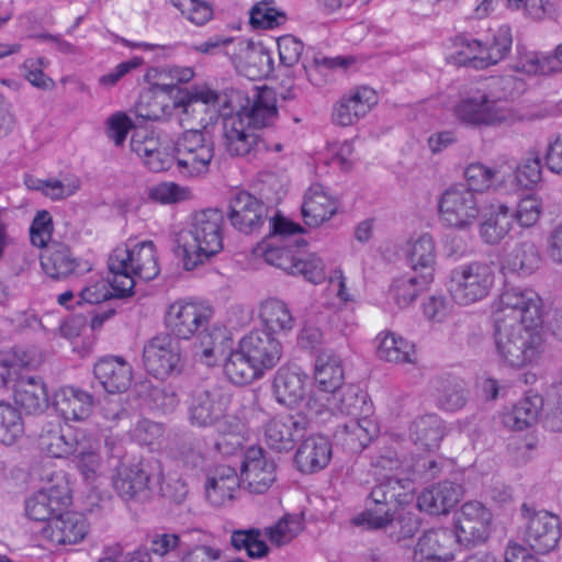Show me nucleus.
<instances>
[{
	"instance_id": "nucleus-1",
	"label": "nucleus",
	"mask_w": 562,
	"mask_h": 562,
	"mask_svg": "<svg viewBox=\"0 0 562 562\" xmlns=\"http://www.w3.org/2000/svg\"><path fill=\"white\" fill-rule=\"evenodd\" d=\"M223 213L217 209H207L195 213L189 229L172 236V251L181 258L183 268L195 269L223 248Z\"/></svg>"
},
{
	"instance_id": "nucleus-2",
	"label": "nucleus",
	"mask_w": 562,
	"mask_h": 562,
	"mask_svg": "<svg viewBox=\"0 0 562 562\" xmlns=\"http://www.w3.org/2000/svg\"><path fill=\"white\" fill-rule=\"evenodd\" d=\"M160 89L172 93L173 112L184 130H207L218 120L215 106H223L225 92L218 93L207 86L181 88L176 83L161 86Z\"/></svg>"
},
{
	"instance_id": "nucleus-3",
	"label": "nucleus",
	"mask_w": 562,
	"mask_h": 562,
	"mask_svg": "<svg viewBox=\"0 0 562 562\" xmlns=\"http://www.w3.org/2000/svg\"><path fill=\"white\" fill-rule=\"evenodd\" d=\"M494 341L504 362L522 368L540 357L543 338L540 326L494 321Z\"/></svg>"
},
{
	"instance_id": "nucleus-4",
	"label": "nucleus",
	"mask_w": 562,
	"mask_h": 562,
	"mask_svg": "<svg viewBox=\"0 0 562 562\" xmlns=\"http://www.w3.org/2000/svg\"><path fill=\"white\" fill-rule=\"evenodd\" d=\"M494 282L493 263L474 260L450 271L448 291L457 304L470 305L486 297Z\"/></svg>"
},
{
	"instance_id": "nucleus-5",
	"label": "nucleus",
	"mask_w": 562,
	"mask_h": 562,
	"mask_svg": "<svg viewBox=\"0 0 562 562\" xmlns=\"http://www.w3.org/2000/svg\"><path fill=\"white\" fill-rule=\"evenodd\" d=\"M229 396L216 384L195 386L190 393L188 407L189 422L199 428H215L227 431L226 409Z\"/></svg>"
},
{
	"instance_id": "nucleus-6",
	"label": "nucleus",
	"mask_w": 562,
	"mask_h": 562,
	"mask_svg": "<svg viewBox=\"0 0 562 562\" xmlns=\"http://www.w3.org/2000/svg\"><path fill=\"white\" fill-rule=\"evenodd\" d=\"M493 321L542 325V302L537 292L529 288L506 286L499 296Z\"/></svg>"
},
{
	"instance_id": "nucleus-7",
	"label": "nucleus",
	"mask_w": 562,
	"mask_h": 562,
	"mask_svg": "<svg viewBox=\"0 0 562 562\" xmlns=\"http://www.w3.org/2000/svg\"><path fill=\"white\" fill-rule=\"evenodd\" d=\"M177 166L184 176H200L209 171L214 157V142L209 130H184L175 144Z\"/></svg>"
},
{
	"instance_id": "nucleus-8",
	"label": "nucleus",
	"mask_w": 562,
	"mask_h": 562,
	"mask_svg": "<svg viewBox=\"0 0 562 562\" xmlns=\"http://www.w3.org/2000/svg\"><path fill=\"white\" fill-rule=\"evenodd\" d=\"M161 475L156 460L142 459L137 462H119L113 475V486L126 499H144L149 496L151 480Z\"/></svg>"
},
{
	"instance_id": "nucleus-9",
	"label": "nucleus",
	"mask_w": 562,
	"mask_h": 562,
	"mask_svg": "<svg viewBox=\"0 0 562 562\" xmlns=\"http://www.w3.org/2000/svg\"><path fill=\"white\" fill-rule=\"evenodd\" d=\"M316 396L317 393L307 401L308 408L316 414H321L324 407L355 418L368 417L372 413L368 393L355 384H342L326 396Z\"/></svg>"
},
{
	"instance_id": "nucleus-10",
	"label": "nucleus",
	"mask_w": 562,
	"mask_h": 562,
	"mask_svg": "<svg viewBox=\"0 0 562 562\" xmlns=\"http://www.w3.org/2000/svg\"><path fill=\"white\" fill-rule=\"evenodd\" d=\"M143 362L147 372L159 379L180 373L182 355L179 341L168 333L157 334L144 345Z\"/></svg>"
},
{
	"instance_id": "nucleus-11",
	"label": "nucleus",
	"mask_w": 562,
	"mask_h": 562,
	"mask_svg": "<svg viewBox=\"0 0 562 562\" xmlns=\"http://www.w3.org/2000/svg\"><path fill=\"white\" fill-rule=\"evenodd\" d=\"M356 526H362L368 530L386 531L389 538L395 542L411 539L420 527L419 519L411 512L391 514V509L368 508L352 519Z\"/></svg>"
},
{
	"instance_id": "nucleus-12",
	"label": "nucleus",
	"mask_w": 562,
	"mask_h": 562,
	"mask_svg": "<svg viewBox=\"0 0 562 562\" xmlns=\"http://www.w3.org/2000/svg\"><path fill=\"white\" fill-rule=\"evenodd\" d=\"M457 120L470 127L483 128L508 123L512 111L486 94L462 99L454 109Z\"/></svg>"
},
{
	"instance_id": "nucleus-13",
	"label": "nucleus",
	"mask_w": 562,
	"mask_h": 562,
	"mask_svg": "<svg viewBox=\"0 0 562 562\" xmlns=\"http://www.w3.org/2000/svg\"><path fill=\"white\" fill-rule=\"evenodd\" d=\"M492 514L479 502H468L457 514L453 535L460 547L471 549L484 543L491 531Z\"/></svg>"
},
{
	"instance_id": "nucleus-14",
	"label": "nucleus",
	"mask_w": 562,
	"mask_h": 562,
	"mask_svg": "<svg viewBox=\"0 0 562 562\" xmlns=\"http://www.w3.org/2000/svg\"><path fill=\"white\" fill-rule=\"evenodd\" d=\"M438 207L441 218L460 229L471 225L480 213L476 195L465 184H454L443 191Z\"/></svg>"
},
{
	"instance_id": "nucleus-15",
	"label": "nucleus",
	"mask_w": 562,
	"mask_h": 562,
	"mask_svg": "<svg viewBox=\"0 0 562 562\" xmlns=\"http://www.w3.org/2000/svg\"><path fill=\"white\" fill-rule=\"evenodd\" d=\"M512 43L510 30L507 26L499 27L486 43L462 38L460 44L464 49L459 52L460 61L477 69L486 68L504 59L510 50Z\"/></svg>"
},
{
	"instance_id": "nucleus-16",
	"label": "nucleus",
	"mask_w": 562,
	"mask_h": 562,
	"mask_svg": "<svg viewBox=\"0 0 562 562\" xmlns=\"http://www.w3.org/2000/svg\"><path fill=\"white\" fill-rule=\"evenodd\" d=\"M521 515L526 520L525 541L537 553L553 550L561 537L559 517L546 510L535 512L527 504L521 506Z\"/></svg>"
},
{
	"instance_id": "nucleus-17",
	"label": "nucleus",
	"mask_w": 562,
	"mask_h": 562,
	"mask_svg": "<svg viewBox=\"0 0 562 562\" xmlns=\"http://www.w3.org/2000/svg\"><path fill=\"white\" fill-rule=\"evenodd\" d=\"M223 108L236 111L235 116L243 117L249 128L270 126L278 116L277 106L267 101L262 95L258 94L250 101L248 98H244L240 91L235 89L225 91Z\"/></svg>"
},
{
	"instance_id": "nucleus-18",
	"label": "nucleus",
	"mask_w": 562,
	"mask_h": 562,
	"mask_svg": "<svg viewBox=\"0 0 562 562\" xmlns=\"http://www.w3.org/2000/svg\"><path fill=\"white\" fill-rule=\"evenodd\" d=\"M111 265L116 270L128 269L133 274L147 281L159 273L155 245L151 240L138 243L131 249L125 246L116 247L111 254Z\"/></svg>"
},
{
	"instance_id": "nucleus-19",
	"label": "nucleus",
	"mask_w": 562,
	"mask_h": 562,
	"mask_svg": "<svg viewBox=\"0 0 562 562\" xmlns=\"http://www.w3.org/2000/svg\"><path fill=\"white\" fill-rule=\"evenodd\" d=\"M269 207L247 191L235 193L228 204L227 217L234 228L244 234L260 229L268 218Z\"/></svg>"
},
{
	"instance_id": "nucleus-20",
	"label": "nucleus",
	"mask_w": 562,
	"mask_h": 562,
	"mask_svg": "<svg viewBox=\"0 0 562 562\" xmlns=\"http://www.w3.org/2000/svg\"><path fill=\"white\" fill-rule=\"evenodd\" d=\"M211 310L192 302L177 301L169 305L165 315V325L172 335L189 339L209 324Z\"/></svg>"
},
{
	"instance_id": "nucleus-21",
	"label": "nucleus",
	"mask_w": 562,
	"mask_h": 562,
	"mask_svg": "<svg viewBox=\"0 0 562 562\" xmlns=\"http://www.w3.org/2000/svg\"><path fill=\"white\" fill-rule=\"evenodd\" d=\"M307 425L303 415H278L265 426V442L276 452H289L305 436Z\"/></svg>"
},
{
	"instance_id": "nucleus-22",
	"label": "nucleus",
	"mask_w": 562,
	"mask_h": 562,
	"mask_svg": "<svg viewBox=\"0 0 562 562\" xmlns=\"http://www.w3.org/2000/svg\"><path fill=\"white\" fill-rule=\"evenodd\" d=\"M277 464L268 458L260 447H250L246 450L241 463V480L247 483L252 494H262L276 481Z\"/></svg>"
},
{
	"instance_id": "nucleus-23",
	"label": "nucleus",
	"mask_w": 562,
	"mask_h": 562,
	"mask_svg": "<svg viewBox=\"0 0 562 562\" xmlns=\"http://www.w3.org/2000/svg\"><path fill=\"white\" fill-rule=\"evenodd\" d=\"M71 504L67 484H57L43 488L25 502L26 516L35 521L48 524L54 517L66 510Z\"/></svg>"
},
{
	"instance_id": "nucleus-24",
	"label": "nucleus",
	"mask_w": 562,
	"mask_h": 562,
	"mask_svg": "<svg viewBox=\"0 0 562 562\" xmlns=\"http://www.w3.org/2000/svg\"><path fill=\"white\" fill-rule=\"evenodd\" d=\"M238 345L262 372L277 366L282 357L281 342L266 329L251 330Z\"/></svg>"
},
{
	"instance_id": "nucleus-25",
	"label": "nucleus",
	"mask_w": 562,
	"mask_h": 562,
	"mask_svg": "<svg viewBox=\"0 0 562 562\" xmlns=\"http://www.w3.org/2000/svg\"><path fill=\"white\" fill-rule=\"evenodd\" d=\"M44 272L54 280H65L70 276L90 270L86 263L77 258L69 246L53 241L41 256Z\"/></svg>"
},
{
	"instance_id": "nucleus-26",
	"label": "nucleus",
	"mask_w": 562,
	"mask_h": 562,
	"mask_svg": "<svg viewBox=\"0 0 562 562\" xmlns=\"http://www.w3.org/2000/svg\"><path fill=\"white\" fill-rule=\"evenodd\" d=\"M223 145L229 156L250 158L259 150L260 140L243 117L232 115L223 120Z\"/></svg>"
},
{
	"instance_id": "nucleus-27",
	"label": "nucleus",
	"mask_w": 562,
	"mask_h": 562,
	"mask_svg": "<svg viewBox=\"0 0 562 562\" xmlns=\"http://www.w3.org/2000/svg\"><path fill=\"white\" fill-rule=\"evenodd\" d=\"M89 525L86 518L72 512H61L42 530L43 537L54 544H76L85 539Z\"/></svg>"
},
{
	"instance_id": "nucleus-28",
	"label": "nucleus",
	"mask_w": 562,
	"mask_h": 562,
	"mask_svg": "<svg viewBox=\"0 0 562 562\" xmlns=\"http://www.w3.org/2000/svg\"><path fill=\"white\" fill-rule=\"evenodd\" d=\"M82 439H85V434L81 430L48 423L40 432L38 443L49 456L65 458L76 453Z\"/></svg>"
},
{
	"instance_id": "nucleus-29",
	"label": "nucleus",
	"mask_w": 562,
	"mask_h": 562,
	"mask_svg": "<svg viewBox=\"0 0 562 562\" xmlns=\"http://www.w3.org/2000/svg\"><path fill=\"white\" fill-rule=\"evenodd\" d=\"M376 103L375 91L359 87L344 95L333 112V121L339 126H350L363 117Z\"/></svg>"
},
{
	"instance_id": "nucleus-30",
	"label": "nucleus",
	"mask_w": 562,
	"mask_h": 562,
	"mask_svg": "<svg viewBox=\"0 0 562 562\" xmlns=\"http://www.w3.org/2000/svg\"><path fill=\"white\" fill-rule=\"evenodd\" d=\"M431 396L437 406L446 412L462 409L469 400L467 383L454 375L442 374L430 381Z\"/></svg>"
},
{
	"instance_id": "nucleus-31",
	"label": "nucleus",
	"mask_w": 562,
	"mask_h": 562,
	"mask_svg": "<svg viewBox=\"0 0 562 562\" xmlns=\"http://www.w3.org/2000/svg\"><path fill=\"white\" fill-rule=\"evenodd\" d=\"M95 379L110 394L128 390L133 379L132 367L122 357H105L97 361L93 368Z\"/></svg>"
},
{
	"instance_id": "nucleus-32",
	"label": "nucleus",
	"mask_w": 562,
	"mask_h": 562,
	"mask_svg": "<svg viewBox=\"0 0 562 562\" xmlns=\"http://www.w3.org/2000/svg\"><path fill=\"white\" fill-rule=\"evenodd\" d=\"M331 458V445L321 435L305 438L299 446L294 463L302 473H315L327 467Z\"/></svg>"
},
{
	"instance_id": "nucleus-33",
	"label": "nucleus",
	"mask_w": 562,
	"mask_h": 562,
	"mask_svg": "<svg viewBox=\"0 0 562 562\" xmlns=\"http://www.w3.org/2000/svg\"><path fill=\"white\" fill-rule=\"evenodd\" d=\"M307 375L296 367H281L273 380V393L278 403L294 407L306 394Z\"/></svg>"
},
{
	"instance_id": "nucleus-34",
	"label": "nucleus",
	"mask_w": 562,
	"mask_h": 562,
	"mask_svg": "<svg viewBox=\"0 0 562 562\" xmlns=\"http://www.w3.org/2000/svg\"><path fill=\"white\" fill-rule=\"evenodd\" d=\"M453 543H457L453 531L448 528L425 531L415 547V557L420 561L450 562L453 560Z\"/></svg>"
},
{
	"instance_id": "nucleus-35",
	"label": "nucleus",
	"mask_w": 562,
	"mask_h": 562,
	"mask_svg": "<svg viewBox=\"0 0 562 562\" xmlns=\"http://www.w3.org/2000/svg\"><path fill=\"white\" fill-rule=\"evenodd\" d=\"M55 409L67 420L87 419L94 406L92 394L75 386H64L54 395Z\"/></svg>"
},
{
	"instance_id": "nucleus-36",
	"label": "nucleus",
	"mask_w": 562,
	"mask_h": 562,
	"mask_svg": "<svg viewBox=\"0 0 562 562\" xmlns=\"http://www.w3.org/2000/svg\"><path fill=\"white\" fill-rule=\"evenodd\" d=\"M239 485L240 480L236 470L231 465L220 464L207 476L205 483L206 498L213 506H223L234 498Z\"/></svg>"
},
{
	"instance_id": "nucleus-37",
	"label": "nucleus",
	"mask_w": 562,
	"mask_h": 562,
	"mask_svg": "<svg viewBox=\"0 0 562 562\" xmlns=\"http://www.w3.org/2000/svg\"><path fill=\"white\" fill-rule=\"evenodd\" d=\"M14 402L26 414H42L48 407L46 384L40 376H21L14 384Z\"/></svg>"
},
{
	"instance_id": "nucleus-38",
	"label": "nucleus",
	"mask_w": 562,
	"mask_h": 562,
	"mask_svg": "<svg viewBox=\"0 0 562 562\" xmlns=\"http://www.w3.org/2000/svg\"><path fill=\"white\" fill-rule=\"evenodd\" d=\"M345 372L342 361L330 349H323L315 361L314 379L318 386L317 398L326 396L344 384Z\"/></svg>"
},
{
	"instance_id": "nucleus-39",
	"label": "nucleus",
	"mask_w": 562,
	"mask_h": 562,
	"mask_svg": "<svg viewBox=\"0 0 562 562\" xmlns=\"http://www.w3.org/2000/svg\"><path fill=\"white\" fill-rule=\"evenodd\" d=\"M375 431V425L368 417L351 418L337 427L334 439L345 450L358 453L369 445Z\"/></svg>"
},
{
	"instance_id": "nucleus-40",
	"label": "nucleus",
	"mask_w": 562,
	"mask_h": 562,
	"mask_svg": "<svg viewBox=\"0 0 562 562\" xmlns=\"http://www.w3.org/2000/svg\"><path fill=\"white\" fill-rule=\"evenodd\" d=\"M460 495V486L446 481L424 490L417 498V505L430 515H442L459 503Z\"/></svg>"
},
{
	"instance_id": "nucleus-41",
	"label": "nucleus",
	"mask_w": 562,
	"mask_h": 562,
	"mask_svg": "<svg viewBox=\"0 0 562 562\" xmlns=\"http://www.w3.org/2000/svg\"><path fill=\"white\" fill-rule=\"evenodd\" d=\"M514 223L513 210L505 203L491 204L483 214L480 224V236L485 244L496 245L503 240L512 229Z\"/></svg>"
},
{
	"instance_id": "nucleus-42",
	"label": "nucleus",
	"mask_w": 562,
	"mask_h": 562,
	"mask_svg": "<svg viewBox=\"0 0 562 562\" xmlns=\"http://www.w3.org/2000/svg\"><path fill=\"white\" fill-rule=\"evenodd\" d=\"M406 259L412 272L422 276V282L434 280L436 246L429 234H423L408 244Z\"/></svg>"
},
{
	"instance_id": "nucleus-43",
	"label": "nucleus",
	"mask_w": 562,
	"mask_h": 562,
	"mask_svg": "<svg viewBox=\"0 0 562 562\" xmlns=\"http://www.w3.org/2000/svg\"><path fill=\"white\" fill-rule=\"evenodd\" d=\"M337 211V203L324 191L323 186H312L305 194L302 216L310 227H317L331 218Z\"/></svg>"
},
{
	"instance_id": "nucleus-44",
	"label": "nucleus",
	"mask_w": 562,
	"mask_h": 562,
	"mask_svg": "<svg viewBox=\"0 0 562 562\" xmlns=\"http://www.w3.org/2000/svg\"><path fill=\"white\" fill-rule=\"evenodd\" d=\"M162 83L153 86L150 92L140 97L136 105L138 117L147 121H166L173 114L172 93L160 89Z\"/></svg>"
},
{
	"instance_id": "nucleus-45",
	"label": "nucleus",
	"mask_w": 562,
	"mask_h": 562,
	"mask_svg": "<svg viewBox=\"0 0 562 562\" xmlns=\"http://www.w3.org/2000/svg\"><path fill=\"white\" fill-rule=\"evenodd\" d=\"M541 261L537 245L532 240H522L507 254L504 268L518 277L526 278L540 268Z\"/></svg>"
},
{
	"instance_id": "nucleus-46",
	"label": "nucleus",
	"mask_w": 562,
	"mask_h": 562,
	"mask_svg": "<svg viewBox=\"0 0 562 562\" xmlns=\"http://www.w3.org/2000/svg\"><path fill=\"white\" fill-rule=\"evenodd\" d=\"M202 348L201 359L207 366H214L224 359L226 351L231 348V339L226 329L216 325L206 324L198 333Z\"/></svg>"
},
{
	"instance_id": "nucleus-47",
	"label": "nucleus",
	"mask_w": 562,
	"mask_h": 562,
	"mask_svg": "<svg viewBox=\"0 0 562 562\" xmlns=\"http://www.w3.org/2000/svg\"><path fill=\"white\" fill-rule=\"evenodd\" d=\"M443 436V422L436 414L420 416L409 427L411 439L425 450L438 448Z\"/></svg>"
},
{
	"instance_id": "nucleus-48",
	"label": "nucleus",
	"mask_w": 562,
	"mask_h": 562,
	"mask_svg": "<svg viewBox=\"0 0 562 562\" xmlns=\"http://www.w3.org/2000/svg\"><path fill=\"white\" fill-rule=\"evenodd\" d=\"M224 372L234 384L245 385L262 376L263 372L252 362L238 345L236 350H231L224 357Z\"/></svg>"
},
{
	"instance_id": "nucleus-49",
	"label": "nucleus",
	"mask_w": 562,
	"mask_h": 562,
	"mask_svg": "<svg viewBox=\"0 0 562 562\" xmlns=\"http://www.w3.org/2000/svg\"><path fill=\"white\" fill-rule=\"evenodd\" d=\"M260 318L266 326L265 329L272 335L289 333L295 324L289 306L278 299H269L261 304Z\"/></svg>"
},
{
	"instance_id": "nucleus-50",
	"label": "nucleus",
	"mask_w": 562,
	"mask_h": 562,
	"mask_svg": "<svg viewBox=\"0 0 562 562\" xmlns=\"http://www.w3.org/2000/svg\"><path fill=\"white\" fill-rule=\"evenodd\" d=\"M431 282L432 281L422 282V276L419 274L413 272L405 273L393 279L389 295L398 307H407Z\"/></svg>"
},
{
	"instance_id": "nucleus-51",
	"label": "nucleus",
	"mask_w": 562,
	"mask_h": 562,
	"mask_svg": "<svg viewBox=\"0 0 562 562\" xmlns=\"http://www.w3.org/2000/svg\"><path fill=\"white\" fill-rule=\"evenodd\" d=\"M542 406L543 400L539 394L528 393L505 416V423L517 430H524L537 422Z\"/></svg>"
},
{
	"instance_id": "nucleus-52",
	"label": "nucleus",
	"mask_w": 562,
	"mask_h": 562,
	"mask_svg": "<svg viewBox=\"0 0 562 562\" xmlns=\"http://www.w3.org/2000/svg\"><path fill=\"white\" fill-rule=\"evenodd\" d=\"M376 356L384 361L394 363L415 362V349L412 344L396 337L394 334H386L380 338L376 347Z\"/></svg>"
},
{
	"instance_id": "nucleus-53",
	"label": "nucleus",
	"mask_w": 562,
	"mask_h": 562,
	"mask_svg": "<svg viewBox=\"0 0 562 562\" xmlns=\"http://www.w3.org/2000/svg\"><path fill=\"white\" fill-rule=\"evenodd\" d=\"M24 430L20 412L10 403L0 401V443L11 446Z\"/></svg>"
},
{
	"instance_id": "nucleus-54",
	"label": "nucleus",
	"mask_w": 562,
	"mask_h": 562,
	"mask_svg": "<svg viewBox=\"0 0 562 562\" xmlns=\"http://www.w3.org/2000/svg\"><path fill=\"white\" fill-rule=\"evenodd\" d=\"M405 484L402 480L386 476L381 483L376 484L370 493V499L376 505L382 506L380 509H387L393 503H401Z\"/></svg>"
},
{
	"instance_id": "nucleus-55",
	"label": "nucleus",
	"mask_w": 562,
	"mask_h": 562,
	"mask_svg": "<svg viewBox=\"0 0 562 562\" xmlns=\"http://www.w3.org/2000/svg\"><path fill=\"white\" fill-rule=\"evenodd\" d=\"M293 276H302L311 283L318 284L325 280V266L323 260L315 254L303 255L297 252Z\"/></svg>"
},
{
	"instance_id": "nucleus-56",
	"label": "nucleus",
	"mask_w": 562,
	"mask_h": 562,
	"mask_svg": "<svg viewBox=\"0 0 562 562\" xmlns=\"http://www.w3.org/2000/svg\"><path fill=\"white\" fill-rule=\"evenodd\" d=\"M245 63L254 76H267L273 69L269 50L261 44L249 43L245 52Z\"/></svg>"
},
{
	"instance_id": "nucleus-57",
	"label": "nucleus",
	"mask_w": 562,
	"mask_h": 562,
	"mask_svg": "<svg viewBox=\"0 0 562 562\" xmlns=\"http://www.w3.org/2000/svg\"><path fill=\"white\" fill-rule=\"evenodd\" d=\"M195 25H204L213 16L212 5L204 0H170Z\"/></svg>"
},
{
	"instance_id": "nucleus-58",
	"label": "nucleus",
	"mask_w": 562,
	"mask_h": 562,
	"mask_svg": "<svg viewBox=\"0 0 562 562\" xmlns=\"http://www.w3.org/2000/svg\"><path fill=\"white\" fill-rule=\"evenodd\" d=\"M301 530V525L295 517L284 516L274 526L266 529L270 542L281 547L294 539Z\"/></svg>"
},
{
	"instance_id": "nucleus-59",
	"label": "nucleus",
	"mask_w": 562,
	"mask_h": 562,
	"mask_svg": "<svg viewBox=\"0 0 562 562\" xmlns=\"http://www.w3.org/2000/svg\"><path fill=\"white\" fill-rule=\"evenodd\" d=\"M517 181L524 187L537 184L542 179V168L540 156L536 151H530L526 158L516 167Z\"/></svg>"
},
{
	"instance_id": "nucleus-60",
	"label": "nucleus",
	"mask_w": 562,
	"mask_h": 562,
	"mask_svg": "<svg viewBox=\"0 0 562 562\" xmlns=\"http://www.w3.org/2000/svg\"><path fill=\"white\" fill-rule=\"evenodd\" d=\"M496 172L494 169L488 168L480 162L470 164L464 170L468 189L473 193L482 192L488 189L494 180Z\"/></svg>"
},
{
	"instance_id": "nucleus-61",
	"label": "nucleus",
	"mask_w": 562,
	"mask_h": 562,
	"mask_svg": "<svg viewBox=\"0 0 562 562\" xmlns=\"http://www.w3.org/2000/svg\"><path fill=\"white\" fill-rule=\"evenodd\" d=\"M292 244L284 246H271L263 252L265 261L271 266H276L279 269L284 270L289 274H292L293 268H295V259L297 251L292 250Z\"/></svg>"
},
{
	"instance_id": "nucleus-62",
	"label": "nucleus",
	"mask_w": 562,
	"mask_h": 562,
	"mask_svg": "<svg viewBox=\"0 0 562 562\" xmlns=\"http://www.w3.org/2000/svg\"><path fill=\"white\" fill-rule=\"evenodd\" d=\"M513 213L514 220H516L521 227H531L541 216L542 204L536 196L528 195L519 201Z\"/></svg>"
},
{
	"instance_id": "nucleus-63",
	"label": "nucleus",
	"mask_w": 562,
	"mask_h": 562,
	"mask_svg": "<svg viewBox=\"0 0 562 562\" xmlns=\"http://www.w3.org/2000/svg\"><path fill=\"white\" fill-rule=\"evenodd\" d=\"M53 232L50 214L43 210L38 211L30 227L31 243L38 248H47Z\"/></svg>"
},
{
	"instance_id": "nucleus-64",
	"label": "nucleus",
	"mask_w": 562,
	"mask_h": 562,
	"mask_svg": "<svg viewBox=\"0 0 562 562\" xmlns=\"http://www.w3.org/2000/svg\"><path fill=\"white\" fill-rule=\"evenodd\" d=\"M177 450L184 465L198 469L204 464V456L200 450V442L192 436L183 435L179 437Z\"/></svg>"
}]
</instances>
